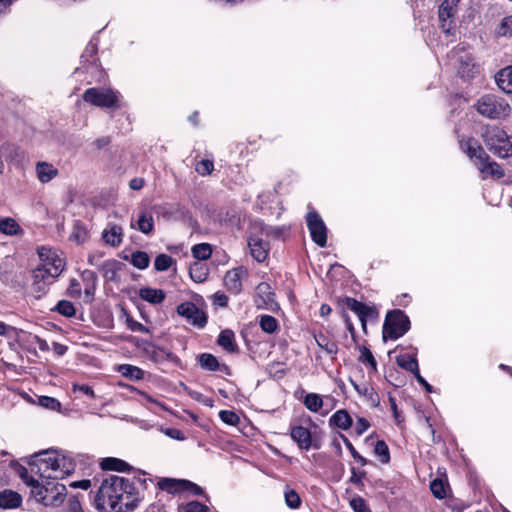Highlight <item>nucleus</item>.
<instances>
[{"label":"nucleus","instance_id":"52","mask_svg":"<svg viewBox=\"0 0 512 512\" xmlns=\"http://www.w3.org/2000/svg\"><path fill=\"white\" fill-rule=\"evenodd\" d=\"M370 427V423L367 419L360 417L356 421L355 432L357 435H362Z\"/></svg>","mask_w":512,"mask_h":512},{"label":"nucleus","instance_id":"8","mask_svg":"<svg viewBox=\"0 0 512 512\" xmlns=\"http://www.w3.org/2000/svg\"><path fill=\"white\" fill-rule=\"evenodd\" d=\"M117 91L110 88H89L83 93V100L91 105L101 108H117L118 105Z\"/></svg>","mask_w":512,"mask_h":512},{"label":"nucleus","instance_id":"15","mask_svg":"<svg viewBox=\"0 0 512 512\" xmlns=\"http://www.w3.org/2000/svg\"><path fill=\"white\" fill-rule=\"evenodd\" d=\"M248 246L251 256L257 262H263L266 260L269 253V244L267 242H264L259 237L251 236L248 240Z\"/></svg>","mask_w":512,"mask_h":512},{"label":"nucleus","instance_id":"46","mask_svg":"<svg viewBox=\"0 0 512 512\" xmlns=\"http://www.w3.org/2000/svg\"><path fill=\"white\" fill-rule=\"evenodd\" d=\"M214 169V164L212 160L203 159L196 163L195 170L198 174L202 176L209 175Z\"/></svg>","mask_w":512,"mask_h":512},{"label":"nucleus","instance_id":"27","mask_svg":"<svg viewBox=\"0 0 512 512\" xmlns=\"http://www.w3.org/2000/svg\"><path fill=\"white\" fill-rule=\"evenodd\" d=\"M100 465L103 470H114L118 472H125L131 469V466L127 462L113 457L102 459Z\"/></svg>","mask_w":512,"mask_h":512},{"label":"nucleus","instance_id":"7","mask_svg":"<svg viewBox=\"0 0 512 512\" xmlns=\"http://www.w3.org/2000/svg\"><path fill=\"white\" fill-rule=\"evenodd\" d=\"M409 328V318L402 311H390L387 313L383 324V339L396 340L403 336Z\"/></svg>","mask_w":512,"mask_h":512},{"label":"nucleus","instance_id":"30","mask_svg":"<svg viewBox=\"0 0 512 512\" xmlns=\"http://www.w3.org/2000/svg\"><path fill=\"white\" fill-rule=\"evenodd\" d=\"M21 227L15 219L6 217L0 219V232L5 235H17L21 232Z\"/></svg>","mask_w":512,"mask_h":512},{"label":"nucleus","instance_id":"4","mask_svg":"<svg viewBox=\"0 0 512 512\" xmlns=\"http://www.w3.org/2000/svg\"><path fill=\"white\" fill-rule=\"evenodd\" d=\"M37 254L40 264L31 271V284L39 287L52 285L64 269V259L47 246L38 247Z\"/></svg>","mask_w":512,"mask_h":512},{"label":"nucleus","instance_id":"49","mask_svg":"<svg viewBox=\"0 0 512 512\" xmlns=\"http://www.w3.org/2000/svg\"><path fill=\"white\" fill-rule=\"evenodd\" d=\"M343 439H344V443H345L346 447L350 451L354 460L358 461L362 466L366 465L367 460L356 451V449L354 448L352 443L344 436H343Z\"/></svg>","mask_w":512,"mask_h":512},{"label":"nucleus","instance_id":"37","mask_svg":"<svg viewBox=\"0 0 512 512\" xmlns=\"http://www.w3.org/2000/svg\"><path fill=\"white\" fill-rule=\"evenodd\" d=\"M397 363L400 367L413 373V375H415L419 371L417 359L413 356H410V355L400 356L397 360Z\"/></svg>","mask_w":512,"mask_h":512},{"label":"nucleus","instance_id":"42","mask_svg":"<svg viewBox=\"0 0 512 512\" xmlns=\"http://www.w3.org/2000/svg\"><path fill=\"white\" fill-rule=\"evenodd\" d=\"M374 453L379 457L381 463L386 464L390 461V453L387 444L379 440L374 447Z\"/></svg>","mask_w":512,"mask_h":512},{"label":"nucleus","instance_id":"14","mask_svg":"<svg viewBox=\"0 0 512 512\" xmlns=\"http://www.w3.org/2000/svg\"><path fill=\"white\" fill-rule=\"evenodd\" d=\"M465 152L467 153L468 157L474 161V164L477 166V168L489 160L488 154L475 140L469 139L465 143Z\"/></svg>","mask_w":512,"mask_h":512},{"label":"nucleus","instance_id":"59","mask_svg":"<svg viewBox=\"0 0 512 512\" xmlns=\"http://www.w3.org/2000/svg\"><path fill=\"white\" fill-rule=\"evenodd\" d=\"M129 186L133 190H139L144 186V180L142 178H133L130 181Z\"/></svg>","mask_w":512,"mask_h":512},{"label":"nucleus","instance_id":"53","mask_svg":"<svg viewBox=\"0 0 512 512\" xmlns=\"http://www.w3.org/2000/svg\"><path fill=\"white\" fill-rule=\"evenodd\" d=\"M350 505L355 512H366L367 510L366 503L361 497L353 498Z\"/></svg>","mask_w":512,"mask_h":512},{"label":"nucleus","instance_id":"38","mask_svg":"<svg viewBox=\"0 0 512 512\" xmlns=\"http://www.w3.org/2000/svg\"><path fill=\"white\" fill-rule=\"evenodd\" d=\"M495 33L501 37H512V15L503 18L497 26Z\"/></svg>","mask_w":512,"mask_h":512},{"label":"nucleus","instance_id":"64","mask_svg":"<svg viewBox=\"0 0 512 512\" xmlns=\"http://www.w3.org/2000/svg\"><path fill=\"white\" fill-rule=\"evenodd\" d=\"M332 309L328 304H322L320 307V315L326 317L331 313Z\"/></svg>","mask_w":512,"mask_h":512},{"label":"nucleus","instance_id":"33","mask_svg":"<svg viewBox=\"0 0 512 512\" xmlns=\"http://www.w3.org/2000/svg\"><path fill=\"white\" fill-rule=\"evenodd\" d=\"M478 169L482 174L491 175L496 178H502L505 175L500 165L494 161H490V159L485 164L479 166Z\"/></svg>","mask_w":512,"mask_h":512},{"label":"nucleus","instance_id":"17","mask_svg":"<svg viewBox=\"0 0 512 512\" xmlns=\"http://www.w3.org/2000/svg\"><path fill=\"white\" fill-rule=\"evenodd\" d=\"M198 362L201 368L208 371H223L229 373V368L225 364H220L217 358L210 353H202L198 356Z\"/></svg>","mask_w":512,"mask_h":512},{"label":"nucleus","instance_id":"55","mask_svg":"<svg viewBox=\"0 0 512 512\" xmlns=\"http://www.w3.org/2000/svg\"><path fill=\"white\" fill-rule=\"evenodd\" d=\"M128 327L131 331L134 332L147 333L149 331L147 327H145L143 324L135 320L128 319Z\"/></svg>","mask_w":512,"mask_h":512},{"label":"nucleus","instance_id":"3","mask_svg":"<svg viewBox=\"0 0 512 512\" xmlns=\"http://www.w3.org/2000/svg\"><path fill=\"white\" fill-rule=\"evenodd\" d=\"M20 477L30 487V495L36 502L52 507H58L63 503L66 497V487L58 483L57 479H35L24 467L20 470Z\"/></svg>","mask_w":512,"mask_h":512},{"label":"nucleus","instance_id":"62","mask_svg":"<svg viewBox=\"0 0 512 512\" xmlns=\"http://www.w3.org/2000/svg\"><path fill=\"white\" fill-rule=\"evenodd\" d=\"M21 154L20 149L18 148V151L15 152L13 150H8L6 152L2 153V156L5 157L6 161H12L14 157H17Z\"/></svg>","mask_w":512,"mask_h":512},{"label":"nucleus","instance_id":"54","mask_svg":"<svg viewBox=\"0 0 512 512\" xmlns=\"http://www.w3.org/2000/svg\"><path fill=\"white\" fill-rule=\"evenodd\" d=\"M8 150H13V151L17 152L18 151V147H16L13 144H3L0 147V175L4 173V162H3V159H2L3 158L2 153L6 152Z\"/></svg>","mask_w":512,"mask_h":512},{"label":"nucleus","instance_id":"5","mask_svg":"<svg viewBox=\"0 0 512 512\" xmlns=\"http://www.w3.org/2000/svg\"><path fill=\"white\" fill-rule=\"evenodd\" d=\"M481 137L494 155L500 158L512 156V144L508 139L506 132L496 125H488L483 128Z\"/></svg>","mask_w":512,"mask_h":512},{"label":"nucleus","instance_id":"28","mask_svg":"<svg viewBox=\"0 0 512 512\" xmlns=\"http://www.w3.org/2000/svg\"><path fill=\"white\" fill-rule=\"evenodd\" d=\"M217 343L228 352H235L237 345L235 344V335L231 330H223L219 334Z\"/></svg>","mask_w":512,"mask_h":512},{"label":"nucleus","instance_id":"16","mask_svg":"<svg viewBox=\"0 0 512 512\" xmlns=\"http://www.w3.org/2000/svg\"><path fill=\"white\" fill-rule=\"evenodd\" d=\"M254 303L258 309H265L272 312H277L280 309L276 301L275 293L270 290H265L263 293L258 294L254 299Z\"/></svg>","mask_w":512,"mask_h":512},{"label":"nucleus","instance_id":"1","mask_svg":"<svg viewBox=\"0 0 512 512\" xmlns=\"http://www.w3.org/2000/svg\"><path fill=\"white\" fill-rule=\"evenodd\" d=\"M134 487L124 477L110 475L103 479L96 495L97 508L108 512H125L129 509Z\"/></svg>","mask_w":512,"mask_h":512},{"label":"nucleus","instance_id":"19","mask_svg":"<svg viewBox=\"0 0 512 512\" xmlns=\"http://www.w3.org/2000/svg\"><path fill=\"white\" fill-rule=\"evenodd\" d=\"M244 277H246V271L242 267L232 269L225 274L224 285L226 288H240Z\"/></svg>","mask_w":512,"mask_h":512},{"label":"nucleus","instance_id":"60","mask_svg":"<svg viewBox=\"0 0 512 512\" xmlns=\"http://www.w3.org/2000/svg\"><path fill=\"white\" fill-rule=\"evenodd\" d=\"M414 376L416 377L418 383H420L422 386H424V388L428 392H432V386L420 375L419 371Z\"/></svg>","mask_w":512,"mask_h":512},{"label":"nucleus","instance_id":"44","mask_svg":"<svg viewBox=\"0 0 512 512\" xmlns=\"http://www.w3.org/2000/svg\"><path fill=\"white\" fill-rule=\"evenodd\" d=\"M174 262L173 258L167 254H160L156 257L154 267L158 271H166Z\"/></svg>","mask_w":512,"mask_h":512},{"label":"nucleus","instance_id":"11","mask_svg":"<svg viewBox=\"0 0 512 512\" xmlns=\"http://www.w3.org/2000/svg\"><path fill=\"white\" fill-rule=\"evenodd\" d=\"M307 226L312 240L320 247L327 243V230L322 218L315 211L307 214Z\"/></svg>","mask_w":512,"mask_h":512},{"label":"nucleus","instance_id":"41","mask_svg":"<svg viewBox=\"0 0 512 512\" xmlns=\"http://www.w3.org/2000/svg\"><path fill=\"white\" fill-rule=\"evenodd\" d=\"M53 310L65 317H73L76 313L73 303L68 300H60Z\"/></svg>","mask_w":512,"mask_h":512},{"label":"nucleus","instance_id":"21","mask_svg":"<svg viewBox=\"0 0 512 512\" xmlns=\"http://www.w3.org/2000/svg\"><path fill=\"white\" fill-rule=\"evenodd\" d=\"M496 82L502 91L512 94V65L501 69L496 74Z\"/></svg>","mask_w":512,"mask_h":512},{"label":"nucleus","instance_id":"58","mask_svg":"<svg viewBox=\"0 0 512 512\" xmlns=\"http://www.w3.org/2000/svg\"><path fill=\"white\" fill-rule=\"evenodd\" d=\"M213 300H214V304H216L220 307H225L228 303V297L223 293H216L213 296Z\"/></svg>","mask_w":512,"mask_h":512},{"label":"nucleus","instance_id":"9","mask_svg":"<svg viewBox=\"0 0 512 512\" xmlns=\"http://www.w3.org/2000/svg\"><path fill=\"white\" fill-rule=\"evenodd\" d=\"M347 308L353 311L359 318L363 331H367L368 321H377L379 312L374 304H366L354 298H346Z\"/></svg>","mask_w":512,"mask_h":512},{"label":"nucleus","instance_id":"47","mask_svg":"<svg viewBox=\"0 0 512 512\" xmlns=\"http://www.w3.org/2000/svg\"><path fill=\"white\" fill-rule=\"evenodd\" d=\"M219 417L224 423L231 426H236L240 422L239 416L235 412L229 410H221L219 412Z\"/></svg>","mask_w":512,"mask_h":512},{"label":"nucleus","instance_id":"45","mask_svg":"<svg viewBox=\"0 0 512 512\" xmlns=\"http://www.w3.org/2000/svg\"><path fill=\"white\" fill-rule=\"evenodd\" d=\"M430 490L438 499H443L446 496L445 483L439 478L434 479L430 483Z\"/></svg>","mask_w":512,"mask_h":512},{"label":"nucleus","instance_id":"26","mask_svg":"<svg viewBox=\"0 0 512 512\" xmlns=\"http://www.w3.org/2000/svg\"><path fill=\"white\" fill-rule=\"evenodd\" d=\"M123 231L122 228L118 225H112L108 230L103 232L104 241L113 246H119L122 242Z\"/></svg>","mask_w":512,"mask_h":512},{"label":"nucleus","instance_id":"39","mask_svg":"<svg viewBox=\"0 0 512 512\" xmlns=\"http://www.w3.org/2000/svg\"><path fill=\"white\" fill-rule=\"evenodd\" d=\"M259 325H260L262 331H264L268 334L274 333L278 328L277 320L270 315H262L260 317Z\"/></svg>","mask_w":512,"mask_h":512},{"label":"nucleus","instance_id":"25","mask_svg":"<svg viewBox=\"0 0 512 512\" xmlns=\"http://www.w3.org/2000/svg\"><path fill=\"white\" fill-rule=\"evenodd\" d=\"M209 274V270L206 264L196 261L189 268V275L196 284L203 283Z\"/></svg>","mask_w":512,"mask_h":512},{"label":"nucleus","instance_id":"51","mask_svg":"<svg viewBox=\"0 0 512 512\" xmlns=\"http://www.w3.org/2000/svg\"><path fill=\"white\" fill-rule=\"evenodd\" d=\"M185 512H209V509L204 504H201L197 501L189 502L185 508Z\"/></svg>","mask_w":512,"mask_h":512},{"label":"nucleus","instance_id":"48","mask_svg":"<svg viewBox=\"0 0 512 512\" xmlns=\"http://www.w3.org/2000/svg\"><path fill=\"white\" fill-rule=\"evenodd\" d=\"M360 361L367 363L373 370L377 368V363L372 352L365 346L360 349Z\"/></svg>","mask_w":512,"mask_h":512},{"label":"nucleus","instance_id":"12","mask_svg":"<svg viewBox=\"0 0 512 512\" xmlns=\"http://www.w3.org/2000/svg\"><path fill=\"white\" fill-rule=\"evenodd\" d=\"M460 0H444L439 7V21L443 32L450 34L455 27L454 17Z\"/></svg>","mask_w":512,"mask_h":512},{"label":"nucleus","instance_id":"43","mask_svg":"<svg viewBox=\"0 0 512 512\" xmlns=\"http://www.w3.org/2000/svg\"><path fill=\"white\" fill-rule=\"evenodd\" d=\"M38 403L41 407L52 411H60L61 408V403L56 398L49 396H40Z\"/></svg>","mask_w":512,"mask_h":512},{"label":"nucleus","instance_id":"31","mask_svg":"<svg viewBox=\"0 0 512 512\" xmlns=\"http://www.w3.org/2000/svg\"><path fill=\"white\" fill-rule=\"evenodd\" d=\"M303 404L309 411L317 413L323 407V399L317 393H308L304 397Z\"/></svg>","mask_w":512,"mask_h":512},{"label":"nucleus","instance_id":"10","mask_svg":"<svg viewBox=\"0 0 512 512\" xmlns=\"http://www.w3.org/2000/svg\"><path fill=\"white\" fill-rule=\"evenodd\" d=\"M177 313L185 318L188 323L198 328L207 324L206 313L192 302H184L177 306Z\"/></svg>","mask_w":512,"mask_h":512},{"label":"nucleus","instance_id":"34","mask_svg":"<svg viewBox=\"0 0 512 512\" xmlns=\"http://www.w3.org/2000/svg\"><path fill=\"white\" fill-rule=\"evenodd\" d=\"M139 296L151 304L161 303L165 298L163 290H139Z\"/></svg>","mask_w":512,"mask_h":512},{"label":"nucleus","instance_id":"20","mask_svg":"<svg viewBox=\"0 0 512 512\" xmlns=\"http://www.w3.org/2000/svg\"><path fill=\"white\" fill-rule=\"evenodd\" d=\"M188 484H191V482L187 480H178L172 478H162L158 482V486L161 490L172 494L183 491L187 488Z\"/></svg>","mask_w":512,"mask_h":512},{"label":"nucleus","instance_id":"32","mask_svg":"<svg viewBox=\"0 0 512 512\" xmlns=\"http://www.w3.org/2000/svg\"><path fill=\"white\" fill-rule=\"evenodd\" d=\"M118 371L122 376L131 380H141L144 378V371L139 367L130 364L120 365Z\"/></svg>","mask_w":512,"mask_h":512},{"label":"nucleus","instance_id":"61","mask_svg":"<svg viewBox=\"0 0 512 512\" xmlns=\"http://www.w3.org/2000/svg\"><path fill=\"white\" fill-rule=\"evenodd\" d=\"M411 301V297L407 293H403L397 297L396 302L400 306H406Z\"/></svg>","mask_w":512,"mask_h":512},{"label":"nucleus","instance_id":"63","mask_svg":"<svg viewBox=\"0 0 512 512\" xmlns=\"http://www.w3.org/2000/svg\"><path fill=\"white\" fill-rule=\"evenodd\" d=\"M72 486L87 490L91 486V482H90V480H82L79 482L72 483Z\"/></svg>","mask_w":512,"mask_h":512},{"label":"nucleus","instance_id":"2","mask_svg":"<svg viewBox=\"0 0 512 512\" xmlns=\"http://www.w3.org/2000/svg\"><path fill=\"white\" fill-rule=\"evenodd\" d=\"M31 472L38 474L40 478L63 479L70 475L75 465L65 456L51 450L41 451L31 457L29 461Z\"/></svg>","mask_w":512,"mask_h":512},{"label":"nucleus","instance_id":"35","mask_svg":"<svg viewBox=\"0 0 512 512\" xmlns=\"http://www.w3.org/2000/svg\"><path fill=\"white\" fill-rule=\"evenodd\" d=\"M212 254L211 245L208 243L196 244L192 247V255L195 259L201 262V260H207Z\"/></svg>","mask_w":512,"mask_h":512},{"label":"nucleus","instance_id":"23","mask_svg":"<svg viewBox=\"0 0 512 512\" xmlns=\"http://www.w3.org/2000/svg\"><path fill=\"white\" fill-rule=\"evenodd\" d=\"M329 422L331 425H334L341 430H348L353 424L351 416L346 410L343 409L336 411L331 416Z\"/></svg>","mask_w":512,"mask_h":512},{"label":"nucleus","instance_id":"29","mask_svg":"<svg viewBox=\"0 0 512 512\" xmlns=\"http://www.w3.org/2000/svg\"><path fill=\"white\" fill-rule=\"evenodd\" d=\"M354 389L358 392L359 395L364 396L367 400L373 405L377 406L379 404L378 394L375 392L374 388L368 384H356L352 382Z\"/></svg>","mask_w":512,"mask_h":512},{"label":"nucleus","instance_id":"13","mask_svg":"<svg viewBox=\"0 0 512 512\" xmlns=\"http://www.w3.org/2000/svg\"><path fill=\"white\" fill-rule=\"evenodd\" d=\"M290 436L301 450L308 451L312 446L316 449L319 448L317 445H313L311 432L306 427L300 425L292 426Z\"/></svg>","mask_w":512,"mask_h":512},{"label":"nucleus","instance_id":"50","mask_svg":"<svg viewBox=\"0 0 512 512\" xmlns=\"http://www.w3.org/2000/svg\"><path fill=\"white\" fill-rule=\"evenodd\" d=\"M72 390H73V392H81L84 395H86L92 399L95 398V393H94L93 389L88 385L73 383Z\"/></svg>","mask_w":512,"mask_h":512},{"label":"nucleus","instance_id":"56","mask_svg":"<svg viewBox=\"0 0 512 512\" xmlns=\"http://www.w3.org/2000/svg\"><path fill=\"white\" fill-rule=\"evenodd\" d=\"M68 512H83L81 505L76 497L69 498Z\"/></svg>","mask_w":512,"mask_h":512},{"label":"nucleus","instance_id":"22","mask_svg":"<svg viewBox=\"0 0 512 512\" xmlns=\"http://www.w3.org/2000/svg\"><path fill=\"white\" fill-rule=\"evenodd\" d=\"M22 502L21 496L11 490H4L0 492V508L13 509L20 506Z\"/></svg>","mask_w":512,"mask_h":512},{"label":"nucleus","instance_id":"24","mask_svg":"<svg viewBox=\"0 0 512 512\" xmlns=\"http://www.w3.org/2000/svg\"><path fill=\"white\" fill-rule=\"evenodd\" d=\"M131 227L144 234H150L154 230V218L151 213L143 211L140 213L136 225L131 222Z\"/></svg>","mask_w":512,"mask_h":512},{"label":"nucleus","instance_id":"6","mask_svg":"<svg viewBox=\"0 0 512 512\" xmlns=\"http://www.w3.org/2000/svg\"><path fill=\"white\" fill-rule=\"evenodd\" d=\"M474 107L479 114L490 119L505 118L510 113V105L503 98L493 94L480 97Z\"/></svg>","mask_w":512,"mask_h":512},{"label":"nucleus","instance_id":"40","mask_svg":"<svg viewBox=\"0 0 512 512\" xmlns=\"http://www.w3.org/2000/svg\"><path fill=\"white\" fill-rule=\"evenodd\" d=\"M131 263L139 269H145L149 266L150 258L146 252L136 251L131 255Z\"/></svg>","mask_w":512,"mask_h":512},{"label":"nucleus","instance_id":"36","mask_svg":"<svg viewBox=\"0 0 512 512\" xmlns=\"http://www.w3.org/2000/svg\"><path fill=\"white\" fill-rule=\"evenodd\" d=\"M284 499L286 505L290 509H297L301 505V498L299 494L290 486H286L284 489Z\"/></svg>","mask_w":512,"mask_h":512},{"label":"nucleus","instance_id":"57","mask_svg":"<svg viewBox=\"0 0 512 512\" xmlns=\"http://www.w3.org/2000/svg\"><path fill=\"white\" fill-rule=\"evenodd\" d=\"M165 434L172 439H176L179 441L185 440L184 434L178 429L168 428L166 429Z\"/></svg>","mask_w":512,"mask_h":512},{"label":"nucleus","instance_id":"18","mask_svg":"<svg viewBox=\"0 0 512 512\" xmlns=\"http://www.w3.org/2000/svg\"><path fill=\"white\" fill-rule=\"evenodd\" d=\"M35 169L41 183H48L58 175V169L48 162H37Z\"/></svg>","mask_w":512,"mask_h":512}]
</instances>
